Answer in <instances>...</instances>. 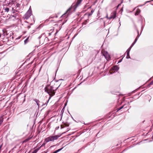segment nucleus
I'll return each mask as SVG.
<instances>
[{
    "label": "nucleus",
    "mask_w": 153,
    "mask_h": 153,
    "mask_svg": "<svg viewBox=\"0 0 153 153\" xmlns=\"http://www.w3.org/2000/svg\"><path fill=\"white\" fill-rule=\"evenodd\" d=\"M38 151V150L37 149H35L34 150L32 153H36Z\"/></svg>",
    "instance_id": "nucleus-16"
},
{
    "label": "nucleus",
    "mask_w": 153,
    "mask_h": 153,
    "mask_svg": "<svg viewBox=\"0 0 153 153\" xmlns=\"http://www.w3.org/2000/svg\"><path fill=\"white\" fill-rule=\"evenodd\" d=\"M62 149V148L61 149H58L55 151H54L53 153H57L58 152H59L60 151H61Z\"/></svg>",
    "instance_id": "nucleus-13"
},
{
    "label": "nucleus",
    "mask_w": 153,
    "mask_h": 153,
    "mask_svg": "<svg viewBox=\"0 0 153 153\" xmlns=\"http://www.w3.org/2000/svg\"><path fill=\"white\" fill-rule=\"evenodd\" d=\"M13 13H15V10H14L13 12Z\"/></svg>",
    "instance_id": "nucleus-28"
},
{
    "label": "nucleus",
    "mask_w": 153,
    "mask_h": 153,
    "mask_svg": "<svg viewBox=\"0 0 153 153\" xmlns=\"http://www.w3.org/2000/svg\"><path fill=\"white\" fill-rule=\"evenodd\" d=\"M140 10L139 9H137V10L136 12L135 13V15H137L140 13Z\"/></svg>",
    "instance_id": "nucleus-11"
},
{
    "label": "nucleus",
    "mask_w": 153,
    "mask_h": 153,
    "mask_svg": "<svg viewBox=\"0 0 153 153\" xmlns=\"http://www.w3.org/2000/svg\"><path fill=\"white\" fill-rule=\"evenodd\" d=\"M46 143H45V142H44V143L42 144V145L41 146H44L45 144Z\"/></svg>",
    "instance_id": "nucleus-21"
},
{
    "label": "nucleus",
    "mask_w": 153,
    "mask_h": 153,
    "mask_svg": "<svg viewBox=\"0 0 153 153\" xmlns=\"http://www.w3.org/2000/svg\"><path fill=\"white\" fill-rule=\"evenodd\" d=\"M70 10V9H68L66 11V13H64L63 15L62 16V17H63L65 15V14L66 13H67Z\"/></svg>",
    "instance_id": "nucleus-15"
},
{
    "label": "nucleus",
    "mask_w": 153,
    "mask_h": 153,
    "mask_svg": "<svg viewBox=\"0 0 153 153\" xmlns=\"http://www.w3.org/2000/svg\"><path fill=\"white\" fill-rule=\"evenodd\" d=\"M151 83L152 84H153V80L151 82Z\"/></svg>",
    "instance_id": "nucleus-27"
},
{
    "label": "nucleus",
    "mask_w": 153,
    "mask_h": 153,
    "mask_svg": "<svg viewBox=\"0 0 153 153\" xmlns=\"http://www.w3.org/2000/svg\"><path fill=\"white\" fill-rule=\"evenodd\" d=\"M3 10L4 11V12H8L9 10V8L7 7H4L3 8Z\"/></svg>",
    "instance_id": "nucleus-10"
},
{
    "label": "nucleus",
    "mask_w": 153,
    "mask_h": 153,
    "mask_svg": "<svg viewBox=\"0 0 153 153\" xmlns=\"http://www.w3.org/2000/svg\"><path fill=\"white\" fill-rule=\"evenodd\" d=\"M122 59H121V60H120L118 61V63H120V62H121V61H122Z\"/></svg>",
    "instance_id": "nucleus-25"
},
{
    "label": "nucleus",
    "mask_w": 153,
    "mask_h": 153,
    "mask_svg": "<svg viewBox=\"0 0 153 153\" xmlns=\"http://www.w3.org/2000/svg\"><path fill=\"white\" fill-rule=\"evenodd\" d=\"M91 12H92V13H93L92 10V11H91Z\"/></svg>",
    "instance_id": "nucleus-29"
},
{
    "label": "nucleus",
    "mask_w": 153,
    "mask_h": 153,
    "mask_svg": "<svg viewBox=\"0 0 153 153\" xmlns=\"http://www.w3.org/2000/svg\"><path fill=\"white\" fill-rule=\"evenodd\" d=\"M136 42H137V41L136 40H135L134 42V43H135Z\"/></svg>",
    "instance_id": "nucleus-26"
},
{
    "label": "nucleus",
    "mask_w": 153,
    "mask_h": 153,
    "mask_svg": "<svg viewBox=\"0 0 153 153\" xmlns=\"http://www.w3.org/2000/svg\"><path fill=\"white\" fill-rule=\"evenodd\" d=\"M10 18L12 19L13 18V20H14L15 19H19V18L18 17H17L16 16H14V15H12V16H10Z\"/></svg>",
    "instance_id": "nucleus-8"
},
{
    "label": "nucleus",
    "mask_w": 153,
    "mask_h": 153,
    "mask_svg": "<svg viewBox=\"0 0 153 153\" xmlns=\"http://www.w3.org/2000/svg\"><path fill=\"white\" fill-rule=\"evenodd\" d=\"M36 102L37 104V105L38 107L40 105L39 103V100H37L36 99H35L34 100Z\"/></svg>",
    "instance_id": "nucleus-9"
},
{
    "label": "nucleus",
    "mask_w": 153,
    "mask_h": 153,
    "mask_svg": "<svg viewBox=\"0 0 153 153\" xmlns=\"http://www.w3.org/2000/svg\"><path fill=\"white\" fill-rule=\"evenodd\" d=\"M123 106H121V107H120L119 108H118L117 109V111H119V110H121V109H122V108H123Z\"/></svg>",
    "instance_id": "nucleus-14"
},
{
    "label": "nucleus",
    "mask_w": 153,
    "mask_h": 153,
    "mask_svg": "<svg viewBox=\"0 0 153 153\" xmlns=\"http://www.w3.org/2000/svg\"><path fill=\"white\" fill-rule=\"evenodd\" d=\"M82 0H77V1L76 4V7H78L79 5L80 4Z\"/></svg>",
    "instance_id": "nucleus-6"
},
{
    "label": "nucleus",
    "mask_w": 153,
    "mask_h": 153,
    "mask_svg": "<svg viewBox=\"0 0 153 153\" xmlns=\"http://www.w3.org/2000/svg\"><path fill=\"white\" fill-rule=\"evenodd\" d=\"M20 4H17L16 6V8H17V7H19L20 6Z\"/></svg>",
    "instance_id": "nucleus-19"
},
{
    "label": "nucleus",
    "mask_w": 153,
    "mask_h": 153,
    "mask_svg": "<svg viewBox=\"0 0 153 153\" xmlns=\"http://www.w3.org/2000/svg\"><path fill=\"white\" fill-rule=\"evenodd\" d=\"M103 55L107 60H108L110 59V56L107 51H104L103 53Z\"/></svg>",
    "instance_id": "nucleus-5"
},
{
    "label": "nucleus",
    "mask_w": 153,
    "mask_h": 153,
    "mask_svg": "<svg viewBox=\"0 0 153 153\" xmlns=\"http://www.w3.org/2000/svg\"><path fill=\"white\" fill-rule=\"evenodd\" d=\"M1 15H3L4 14V13H3V11H2L1 12Z\"/></svg>",
    "instance_id": "nucleus-24"
},
{
    "label": "nucleus",
    "mask_w": 153,
    "mask_h": 153,
    "mask_svg": "<svg viewBox=\"0 0 153 153\" xmlns=\"http://www.w3.org/2000/svg\"><path fill=\"white\" fill-rule=\"evenodd\" d=\"M131 46L127 50V51H128V52H130L131 48Z\"/></svg>",
    "instance_id": "nucleus-17"
},
{
    "label": "nucleus",
    "mask_w": 153,
    "mask_h": 153,
    "mask_svg": "<svg viewBox=\"0 0 153 153\" xmlns=\"http://www.w3.org/2000/svg\"><path fill=\"white\" fill-rule=\"evenodd\" d=\"M127 53V57L126 58L128 59V58H130V57L129 56V52L126 51Z\"/></svg>",
    "instance_id": "nucleus-12"
},
{
    "label": "nucleus",
    "mask_w": 153,
    "mask_h": 153,
    "mask_svg": "<svg viewBox=\"0 0 153 153\" xmlns=\"http://www.w3.org/2000/svg\"><path fill=\"white\" fill-rule=\"evenodd\" d=\"M60 136V135H58L50 136L45 139L44 142H45V143H47L51 141L53 142L54 140H57Z\"/></svg>",
    "instance_id": "nucleus-2"
},
{
    "label": "nucleus",
    "mask_w": 153,
    "mask_h": 153,
    "mask_svg": "<svg viewBox=\"0 0 153 153\" xmlns=\"http://www.w3.org/2000/svg\"><path fill=\"white\" fill-rule=\"evenodd\" d=\"M112 69L113 70L117 71L119 70V68L117 65H115L112 68Z\"/></svg>",
    "instance_id": "nucleus-7"
},
{
    "label": "nucleus",
    "mask_w": 153,
    "mask_h": 153,
    "mask_svg": "<svg viewBox=\"0 0 153 153\" xmlns=\"http://www.w3.org/2000/svg\"><path fill=\"white\" fill-rule=\"evenodd\" d=\"M139 37V36H137V37L135 39V40H136V41H137V40L138 39V38Z\"/></svg>",
    "instance_id": "nucleus-23"
},
{
    "label": "nucleus",
    "mask_w": 153,
    "mask_h": 153,
    "mask_svg": "<svg viewBox=\"0 0 153 153\" xmlns=\"http://www.w3.org/2000/svg\"><path fill=\"white\" fill-rule=\"evenodd\" d=\"M118 7H117V8ZM115 9L114 11L112 12L110 16L109 17H108V16H107L106 17L108 19H114L116 17V10L117 9Z\"/></svg>",
    "instance_id": "nucleus-4"
},
{
    "label": "nucleus",
    "mask_w": 153,
    "mask_h": 153,
    "mask_svg": "<svg viewBox=\"0 0 153 153\" xmlns=\"http://www.w3.org/2000/svg\"><path fill=\"white\" fill-rule=\"evenodd\" d=\"M3 121V120L1 119L0 120V126L2 124Z\"/></svg>",
    "instance_id": "nucleus-20"
},
{
    "label": "nucleus",
    "mask_w": 153,
    "mask_h": 153,
    "mask_svg": "<svg viewBox=\"0 0 153 153\" xmlns=\"http://www.w3.org/2000/svg\"><path fill=\"white\" fill-rule=\"evenodd\" d=\"M135 44V43L133 42L132 44V45H131V47H132L134 46Z\"/></svg>",
    "instance_id": "nucleus-22"
},
{
    "label": "nucleus",
    "mask_w": 153,
    "mask_h": 153,
    "mask_svg": "<svg viewBox=\"0 0 153 153\" xmlns=\"http://www.w3.org/2000/svg\"><path fill=\"white\" fill-rule=\"evenodd\" d=\"M32 10L31 6L24 15L25 18L26 19H28L32 15Z\"/></svg>",
    "instance_id": "nucleus-3"
},
{
    "label": "nucleus",
    "mask_w": 153,
    "mask_h": 153,
    "mask_svg": "<svg viewBox=\"0 0 153 153\" xmlns=\"http://www.w3.org/2000/svg\"><path fill=\"white\" fill-rule=\"evenodd\" d=\"M28 38H27L26 39H25V40L24 41L25 43V44H26V43L28 41Z\"/></svg>",
    "instance_id": "nucleus-18"
},
{
    "label": "nucleus",
    "mask_w": 153,
    "mask_h": 153,
    "mask_svg": "<svg viewBox=\"0 0 153 153\" xmlns=\"http://www.w3.org/2000/svg\"><path fill=\"white\" fill-rule=\"evenodd\" d=\"M45 91L50 95L49 99L46 103L47 105L51 97L54 95L55 92V90L53 89V88L51 86H48L45 87Z\"/></svg>",
    "instance_id": "nucleus-1"
}]
</instances>
